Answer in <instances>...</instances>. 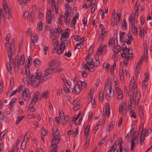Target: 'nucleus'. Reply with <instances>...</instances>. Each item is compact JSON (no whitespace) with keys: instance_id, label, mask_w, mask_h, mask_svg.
<instances>
[{"instance_id":"obj_1","label":"nucleus","mask_w":152,"mask_h":152,"mask_svg":"<svg viewBox=\"0 0 152 152\" xmlns=\"http://www.w3.org/2000/svg\"><path fill=\"white\" fill-rule=\"evenodd\" d=\"M5 48L7 51L9 62L8 64L6 65L7 68L10 74L13 73L12 70V68H14V70H18L20 66V64L18 63L19 59H17L16 63L15 61L12 58L13 54L15 53V39L14 38L12 39L11 45L7 42L5 43Z\"/></svg>"},{"instance_id":"obj_2","label":"nucleus","mask_w":152,"mask_h":152,"mask_svg":"<svg viewBox=\"0 0 152 152\" xmlns=\"http://www.w3.org/2000/svg\"><path fill=\"white\" fill-rule=\"evenodd\" d=\"M35 76L32 75L29 77L31 80L30 84L33 87L36 88L39 85L44 81L47 80L50 77V75H45L42 77V73L39 70H37L35 72Z\"/></svg>"},{"instance_id":"obj_3","label":"nucleus","mask_w":152,"mask_h":152,"mask_svg":"<svg viewBox=\"0 0 152 152\" xmlns=\"http://www.w3.org/2000/svg\"><path fill=\"white\" fill-rule=\"evenodd\" d=\"M129 90L131 92L130 94V101L134 102V93H136V94L135 97V99L134 100L135 104L136 105L138 104L140 97V93L139 91H137V83L133 79H131L129 84Z\"/></svg>"},{"instance_id":"obj_4","label":"nucleus","mask_w":152,"mask_h":152,"mask_svg":"<svg viewBox=\"0 0 152 152\" xmlns=\"http://www.w3.org/2000/svg\"><path fill=\"white\" fill-rule=\"evenodd\" d=\"M2 6L4 12V15L2 12V10H1V17H3L4 16V19L6 18L8 19L11 18L12 16L10 12V8L9 6L8 3L6 0H2Z\"/></svg>"},{"instance_id":"obj_5","label":"nucleus","mask_w":152,"mask_h":152,"mask_svg":"<svg viewBox=\"0 0 152 152\" xmlns=\"http://www.w3.org/2000/svg\"><path fill=\"white\" fill-rule=\"evenodd\" d=\"M54 137L51 142V152H56L57 150V145L59 142V134H57L54 136V134H53Z\"/></svg>"},{"instance_id":"obj_6","label":"nucleus","mask_w":152,"mask_h":152,"mask_svg":"<svg viewBox=\"0 0 152 152\" xmlns=\"http://www.w3.org/2000/svg\"><path fill=\"white\" fill-rule=\"evenodd\" d=\"M68 41L67 40H64L61 42L59 45L57 46V53L60 55L64 51L65 47L67 46Z\"/></svg>"},{"instance_id":"obj_7","label":"nucleus","mask_w":152,"mask_h":152,"mask_svg":"<svg viewBox=\"0 0 152 152\" xmlns=\"http://www.w3.org/2000/svg\"><path fill=\"white\" fill-rule=\"evenodd\" d=\"M46 21L49 24H50L55 21V18L54 14H52L51 10H48L46 15Z\"/></svg>"},{"instance_id":"obj_8","label":"nucleus","mask_w":152,"mask_h":152,"mask_svg":"<svg viewBox=\"0 0 152 152\" xmlns=\"http://www.w3.org/2000/svg\"><path fill=\"white\" fill-rule=\"evenodd\" d=\"M121 56L123 58H124L131 60L133 57V53L132 52H129V50H126V48L123 49V53L121 54Z\"/></svg>"},{"instance_id":"obj_9","label":"nucleus","mask_w":152,"mask_h":152,"mask_svg":"<svg viewBox=\"0 0 152 152\" xmlns=\"http://www.w3.org/2000/svg\"><path fill=\"white\" fill-rule=\"evenodd\" d=\"M70 10L65 11L64 16V21L66 25H68L69 24L70 21Z\"/></svg>"},{"instance_id":"obj_10","label":"nucleus","mask_w":152,"mask_h":152,"mask_svg":"<svg viewBox=\"0 0 152 152\" xmlns=\"http://www.w3.org/2000/svg\"><path fill=\"white\" fill-rule=\"evenodd\" d=\"M127 111V107L126 103L123 102L120 104L119 107V112L120 113H122L126 115Z\"/></svg>"},{"instance_id":"obj_11","label":"nucleus","mask_w":152,"mask_h":152,"mask_svg":"<svg viewBox=\"0 0 152 152\" xmlns=\"http://www.w3.org/2000/svg\"><path fill=\"white\" fill-rule=\"evenodd\" d=\"M115 91L118 95V99H123V95L121 90L120 89L118 86H116L115 88Z\"/></svg>"},{"instance_id":"obj_12","label":"nucleus","mask_w":152,"mask_h":152,"mask_svg":"<svg viewBox=\"0 0 152 152\" xmlns=\"http://www.w3.org/2000/svg\"><path fill=\"white\" fill-rule=\"evenodd\" d=\"M82 89L80 88V85L78 84H75V88L72 90V91L75 94H79Z\"/></svg>"},{"instance_id":"obj_13","label":"nucleus","mask_w":152,"mask_h":152,"mask_svg":"<svg viewBox=\"0 0 152 152\" xmlns=\"http://www.w3.org/2000/svg\"><path fill=\"white\" fill-rule=\"evenodd\" d=\"M54 31V33L53 34V36L57 37L61 35L63 31L62 29L59 27L57 28Z\"/></svg>"},{"instance_id":"obj_14","label":"nucleus","mask_w":152,"mask_h":152,"mask_svg":"<svg viewBox=\"0 0 152 152\" xmlns=\"http://www.w3.org/2000/svg\"><path fill=\"white\" fill-rule=\"evenodd\" d=\"M22 96L25 101H28L29 100V95L27 94V91L26 90H25L23 91Z\"/></svg>"},{"instance_id":"obj_15","label":"nucleus","mask_w":152,"mask_h":152,"mask_svg":"<svg viewBox=\"0 0 152 152\" xmlns=\"http://www.w3.org/2000/svg\"><path fill=\"white\" fill-rule=\"evenodd\" d=\"M110 106L109 104L107 105L105 108L103 109V114L105 115H107L109 117L110 115Z\"/></svg>"},{"instance_id":"obj_16","label":"nucleus","mask_w":152,"mask_h":152,"mask_svg":"<svg viewBox=\"0 0 152 152\" xmlns=\"http://www.w3.org/2000/svg\"><path fill=\"white\" fill-rule=\"evenodd\" d=\"M58 61L57 60H54L49 63L48 66L50 67H54L57 66Z\"/></svg>"},{"instance_id":"obj_17","label":"nucleus","mask_w":152,"mask_h":152,"mask_svg":"<svg viewBox=\"0 0 152 152\" xmlns=\"http://www.w3.org/2000/svg\"><path fill=\"white\" fill-rule=\"evenodd\" d=\"M112 88L111 86H110V90L109 91V93H107V96H108L110 99L113 98L114 96V90H112L111 89Z\"/></svg>"},{"instance_id":"obj_18","label":"nucleus","mask_w":152,"mask_h":152,"mask_svg":"<svg viewBox=\"0 0 152 152\" xmlns=\"http://www.w3.org/2000/svg\"><path fill=\"white\" fill-rule=\"evenodd\" d=\"M122 146V144L121 143L120 146V152H128L129 149L127 146L124 145L123 148Z\"/></svg>"},{"instance_id":"obj_19","label":"nucleus","mask_w":152,"mask_h":152,"mask_svg":"<svg viewBox=\"0 0 152 152\" xmlns=\"http://www.w3.org/2000/svg\"><path fill=\"white\" fill-rule=\"evenodd\" d=\"M61 35L60 39L61 42L63 41L64 40H67L64 38H68L69 37V36L68 35V33H66V32H62Z\"/></svg>"},{"instance_id":"obj_20","label":"nucleus","mask_w":152,"mask_h":152,"mask_svg":"<svg viewBox=\"0 0 152 152\" xmlns=\"http://www.w3.org/2000/svg\"><path fill=\"white\" fill-rule=\"evenodd\" d=\"M133 14H131L129 18V22L133 25H134L135 22V16L134 15H133Z\"/></svg>"},{"instance_id":"obj_21","label":"nucleus","mask_w":152,"mask_h":152,"mask_svg":"<svg viewBox=\"0 0 152 152\" xmlns=\"http://www.w3.org/2000/svg\"><path fill=\"white\" fill-rule=\"evenodd\" d=\"M94 92V87L91 88L90 90L87 99L88 100H91L92 98V95L93 94Z\"/></svg>"},{"instance_id":"obj_22","label":"nucleus","mask_w":152,"mask_h":152,"mask_svg":"<svg viewBox=\"0 0 152 152\" xmlns=\"http://www.w3.org/2000/svg\"><path fill=\"white\" fill-rule=\"evenodd\" d=\"M24 118V115L18 116L17 117L16 120L15 122L16 125H17L19 124L21 121Z\"/></svg>"},{"instance_id":"obj_23","label":"nucleus","mask_w":152,"mask_h":152,"mask_svg":"<svg viewBox=\"0 0 152 152\" xmlns=\"http://www.w3.org/2000/svg\"><path fill=\"white\" fill-rule=\"evenodd\" d=\"M115 146V145L113 144L107 151V152H118V148H115L114 149Z\"/></svg>"},{"instance_id":"obj_24","label":"nucleus","mask_w":152,"mask_h":152,"mask_svg":"<svg viewBox=\"0 0 152 152\" xmlns=\"http://www.w3.org/2000/svg\"><path fill=\"white\" fill-rule=\"evenodd\" d=\"M127 36L126 34L124 32H120L119 33L120 40L121 42L123 41L124 38Z\"/></svg>"},{"instance_id":"obj_25","label":"nucleus","mask_w":152,"mask_h":152,"mask_svg":"<svg viewBox=\"0 0 152 152\" xmlns=\"http://www.w3.org/2000/svg\"><path fill=\"white\" fill-rule=\"evenodd\" d=\"M35 103H34L33 102H32V101L30 103L29 105V110L30 111L32 112H33L35 111L36 110V108L33 107V105Z\"/></svg>"},{"instance_id":"obj_26","label":"nucleus","mask_w":152,"mask_h":152,"mask_svg":"<svg viewBox=\"0 0 152 152\" xmlns=\"http://www.w3.org/2000/svg\"><path fill=\"white\" fill-rule=\"evenodd\" d=\"M120 50H121V47L118 45L114 46L113 49V52L115 53H119Z\"/></svg>"},{"instance_id":"obj_27","label":"nucleus","mask_w":152,"mask_h":152,"mask_svg":"<svg viewBox=\"0 0 152 152\" xmlns=\"http://www.w3.org/2000/svg\"><path fill=\"white\" fill-rule=\"evenodd\" d=\"M31 132H27L24 135V139L23 141L26 142L28 140V137H30Z\"/></svg>"},{"instance_id":"obj_28","label":"nucleus","mask_w":152,"mask_h":152,"mask_svg":"<svg viewBox=\"0 0 152 152\" xmlns=\"http://www.w3.org/2000/svg\"><path fill=\"white\" fill-rule=\"evenodd\" d=\"M143 61V57H141L139 59V61L137 63L136 67V69H139L140 68V66L142 64Z\"/></svg>"},{"instance_id":"obj_29","label":"nucleus","mask_w":152,"mask_h":152,"mask_svg":"<svg viewBox=\"0 0 152 152\" xmlns=\"http://www.w3.org/2000/svg\"><path fill=\"white\" fill-rule=\"evenodd\" d=\"M78 84L80 85V88L82 90L84 89L87 85L85 81L82 82L80 81L78 82Z\"/></svg>"},{"instance_id":"obj_30","label":"nucleus","mask_w":152,"mask_h":152,"mask_svg":"<svg viewBox=\"0 0 152 152\" xmlns=\"http://www.w3.org/2000/svg\"><path fill=\"white\" fill-rule=\"evenodd\" d=\"M17 144H15L13 145L11 150L9 152H17L19 148L18 147H17Z\"/></svg>"},{"instance_id":"obj_31","label":"nucleus","mask_w":152,"mask_h":152,"mask_svg":"<svg viewBox=\"0 0 152 152\" xmlns=\"http://www.w3.org/2000/svg\"><path fill=\"white\" fill-rule=\"evenodd\" d=\"M39 92H36L35 94L33 100L31 101L32 102H33L34 103H35L37 100L39 99Z\"/></svg>"},{"instance_id":"obj_32","label":"nucleus","mask_w":152,"mask_h":152,"mask_svg":"<svg viewBox=\"0 0 152 152\" xmlns=\"http://www.w3.org/2000/svg\"><path fill=\"white\" fill-rule=\"evenodd\" d=\"M132 33L135 35L137 34V28L134 25H133L132 27Z\"/></svg>"},{"instance_id":"obj_33","label":"nucleus","mask_w":152,"mask_h":152,"mask_svg":"<svg viewBox=\"0 0 152 152\" xmlns=\"http://www.w3.org/2000/svg\"><path fill=\"white\" fill-rule=\"evenodd\" d=\"M106 35V34L101 33V34L99 35V37L98 38L99 41H102L104 40Z\"/></svg>"},{"instance_id":"obj_34","label":"nucleus","mask_w":152,"mask_h":152,"mask_svg":"<svg viewBox=\"0 0 152 152\" xmlns=\"http://www.w3.org/2000/svg\"><path fill=\"white\" fill-rule=\"evenodd\" d=\"M127 27V25L126 23V20L125 18L123 19V23L122 25L121 28L123 30H125Z\"/></svg>"},{"instance_id":"obj_35","label":"nucleus","mask_w":152,"mask_h":152,"mask_svg":"<svg viewBox=\"0 0 152 152\" xmlns=\"http://www.w3.org/2000/svg\"><path fill=\"white\" fill-rule=\"evenodd\" d=\"M50 96V94L48 91H44L42 94V97L45 99L48 98Z\"/></svg>"},{"instance_id":"obj_36","label":"nucleus","mask_w":152,"mask_h":152,"mask_svg":"<svg viewBox=\"0 0 152 152\" xmlns=\"http://www.w3.org/2000/svg\"><path fill=\"white\" fill-rule=\"evenodd\" d=\"M38 40V37L36 35H34L31 37L30 42H33L34 43L37 42Z\"/></svg>"},{"instance_id":"obj_37","label":"nucleus","mask_w":152,"mask_h":152,"mask_svg":"<svg viewBox=\"0 0 152 152\" xmlns=\"http://www.w3.org/2000/svg\"><path fill=\"white\" fill-rule=\"evenodd\" d=\"M86 62L87 64L89 66H92L93 62H92V60L91 58L88 57L86 58Z\"/></svg>"},{"instance_id":"obj_38","label":"nucleus","mask_w":152,"mask_h":152,"mask_svg":"<svg viewBox=\"0 0 152 152\" xmlns=\"http://www.w3.org/2000/svg\"><path fill=\"white\" fill-rule=\"evenodd\" d=\"M102 124V122L98 123L94 127L93 131L94 133L95 134L96 132L99 129V127L101 126Z\"/></svg>"},{"instance_id":"obj_39","label":"nucleus","mask_w":152,"mask_h":152,"mask_svg":"<svg viewBox=\"0 0 152 152\" xmlns=\"http://www.w3.org/2000/svg\"><path fill=\"white\" fill-rule=\"evenodd\" d=\"M53 9L54 10L56 14H58V7L57 3L54 4Z\"/></svg>"},{"instance_id":"obj_40","label":"nucleus","mask_w":152,"mask_h":152,"mask_svg":"<svg viewBox=\"0 0 152 152\" xmlns=\"http://www.w3.org/2000/svg\"><path fill=\"white\" fill-rule=\"evenodd\" d=\"M63 17L64 16L62 14H60L59 15V16L58 18L57 22L58 24L59 25H60L61 24L62 21V18H63Z\"/></svg>"},{"instance_id":"obj_41","label":"nucleus","mask_w":152,"mask_h":152,"mask_svg":"<svg viewBox=\"0 0 152 152\" xmlns=\"http://www.w3.org/2000/svg\"><path fill=\"white\" fill-rule=\"evenodd\" d=\"M121 14L120 13H117V16L116 18V24L118 25L119 24V21L120 20Z\"/></svg>"},{"instance_id":"obj_42","label":"nucleus","mask_w":152,"mask_h":152,"mask_svg":"<svg viewBox=\"0 0 152 152\" xmlns=\"http://www.w3.org/2000/svg\"><path fill=\"white\" fill-rule=\"evenodd\" d=\"M116 66V64L115 62H114L113 65H112V67L110 69V74L111 75H113L114 74V71L115 70Z\"/></svg>"},{"instance_id":"obj_43","label":"nucleus","mask_w":152,"mask_h":152,"mask_svg":"<svg viewBox=\"0 0 152 152\" xmlns=\"http://www.w3.org/2000/svg\"><path fill=\"white\" fill-rule=\"evenodd\" d=\"M52 69L54 72L57 73H58L63 70V69L61 67Z\"/></svg>"},{"instance_id":"obj_44","label":"nucleus","mask_w":152,"mask_h":152,"mask_svg":"<svg viewBox=\"0 0 152 152\" xmlns=\"http://www.w3.org/2000/svg\"><path fill=\"white\" fill-rule=\"evenodd\" d=\"M115 39L113 37L110 38L109 41V45L110 46L113 45L115 43Z\"/></svg>"},{"instance_id":"obj_45","label":"nucleus","mask_w":152,"mask_h":152,"mask_svg":"<svg viewBox=\"0 0 152 152\" xmlns=\"http://www.w3.org/2000/svg\"><path fill=\"white\" fill-rule=\"evenodd\" d=\"M42 21H39L37 25V28L39 30L41 31L42 30Z\"/></svg>"},{"instance_id":"obj_46","label":"nucleus","mask_w":152,"mask_h":152,"mask_svg":"<svg viewBox=\"0 0 152 152\" xmlns=\"http://www.w3.org/2000/svg\"><path fill=\"white\" fill-rule=\"evenodd\" d=\"M90 125H88L86 126H84V129H85V133L88 134L89 132L90 131Z\"/></svg>"},{"instance_id":"obj_47","label":"nucleus","mask_w":152,"mask_h":152,"mask_svg":"<svg viewBox=\"0 0 152 152\" xmlns=\"http://www.w3.org/2000/svg\"><path fill=\"white\" fill-rule=\"evenodd\" d=\"M130 116L131 118H136V113L134 110H131L130 111Z\"/></svg>"},{"instance_id":"obj_48","label":"nucleus","mask_w":152,"mask_h":152,"mask_svg":"<svg viewBox=\"0 0 152 152\" xmlns=\"http://www.w3.org/2000/svg\"><path fill=\"white\" fill-rule=\"evenodd\" d=\"M151 130L150 129H148L144 132V136H148L151 133Z\"/></svg>"},{"instance_id":"obj_49","label":"nucleus","mask_w":152,"mask_h":152,"mask_svg":"<svg viewBox=\"0 0 152 152\" xmlns=\"http://www.w3.org/2000/svg\"><path fill=\"white\" fill-rule=\"evenodd\" d=\"M23 82L25 85L29 84V79L27 77H24L23 80Z\"/></svg>"},{"instance_id":"obj_50","label":"nucleus","mask_w":152,"mask_h":152,"mask_svg":"<svg viewBox=\"0 0 152 152\" xmlns=\"http://www.w3.org/2000/svg\"><path fill=\"white\" fill-rule=\"evenodd\" d=\"M34 65L38 67L39 66L40 61L38 58H35L34 61Z\"/></svg>"},{"instance_id":"obj_51","label":"nucleus","mask_w":152,"mask_h":152,"mask_svg":"<svg viewBox=\"0 0 152 152\" xmlns=\"http://www.w3.org/2000/svg\"><path fill=\"white\" fill-rule=\"evenodd\" d=\"M99 27L101 29V33L106 34V31H105V29L102 24H100L99 25Z\"/></svg>"},{"instance_id":"obj_52","label":"nucleus","mask_w":152,"mask_h":152,"mask_svg":"<svg viewBox=\"0 0 152 152\" xmlns=\"http://www.w3.org/2000/svg\"><path fill=\"white\" fill-rule=\"evenodd\" d=\"M103 93L102 92H101L99 93V100L100 102H102L103 100Z\"/></svg>"},{"instance_id":"obj_53","label":"nucleus","mask_w":152,"mask_h":152,"mask_svg":"<svg viewBox=\"0 0 152 152\" xmlns=\"http://www.w3.org/2000/svg\"><path fill=\"white\" fill-rule=\"evenodd\" d=\"M58 40L56 38L53 39V44L54 48L55 47H57V45H58Z\"/></svg>"},{"instance_id":"obj_54","label":"nucleus","mask_w":152,"mask_h":152,"mask_svg":"<svg viewBox=\"0 0 152 152\" xmlns=\"http://www.w3.org/2000/svg\"><path fill=\"white\" fill-rule=\"evenodd\" d=\"M114 124L115 122L113 121H112L111 122L108 128V132H110L113 129Z\"/></svg>"},{"instance_id":"obj_55","label":"nucleus","mask_w":152,"mask_h":152,"mask_svg":"<svg viewBox=\"0 0 152 152\" xmlns=\"http://www.w3.org/2000/svg\"><path fill=\"white\" fill-rule=\"evenodd\" d=\"M23 17L25 19H28L29 16V13L27 11H25L23 13Z\"/></svg>"},{"instance_id":"obj_56","label":"nucleus","mask_w":152,"mask_h":152,"mask_svg":"<svg viewBox=\"0 0 152 152\" xmlns=\"http://www.w3.org/2000/svg\"><path fill=\"white\" fill-rule=\"evenodd\" d=\"M25 61L24 55L22 54L21 56L20 60V62L21 64L23 65Z\"/></svg>"},{"instance_id":"obj_57","label":"nucleus","mask_w":152,"mask_h":152,"mask_svg":"<svg viewBox=\"0 0 152 152\" xmlns=\"http://www.w3.org/2000/svg\"><path fill=\"white\" fill-rule=\"evenodd\" d=\"M149 74L148 73H145V79L142 81V83H145L147 82L148 80V78L149 77Z\"/></svg>"},{"instance_id":"obj_58","label":"nucleus","mask_w":152,"mask_h":152,"mask_svg":"<svg viewBox=\"0 0 152 152\" xmlns=\"http://www.w3.org/2000/svg\"><path fill=\"white\" fill-rule=\"evenodd\" d=\"M26 75L27 77H30V70L28 66H27L26 69Z\"/></svg>"},{"instance_id":"obj_59","label":"nucleus","mask_w":152,"mask_h":152,"mask_svg":"<svg viewBox=\"0 0 152 152\" xmlns=\"http://www.w3.org/2000/svg\"><path fill=\"white\" fill-rule=\"evenodd\" d=\"M115 17L114 14H113L112 13V15L111 18V24L112 26H114L115 25Z\"/></svg>"},{"instance_id":"obj_60","label":"nucleus","mask_w":152,"mask_h":152,"mask_svg":"<svg viewBox=\"0 0 152 152\" xmlns=\"http://www.w3.org/2000/svg\"><path fill=\"white\" fill-rule=\"evenodd\" d=\"M64 56L68 58L72 56V53L71 50H68L67 52H66L65 53Z\"/></svg>"},{"instance_id":"obj_61","label":"nucleus","mask_w":152,"mask_h":152,"mask_svg":"<svg viewBox=\"0 0 152 152\" xmlns=\"http://www.w3.org/2000/svg\"><path fill=\"white\" fill-rule=\"evenodd\" d=\"M140 36L142 38H143L145 36L144 34L143 28H141L140 29Z\"/></svg>"},{"instance_id":"obj_62","label":"nucleus","mask_w":152,"mask_h":152,"mask_svg":"<svg viewBox=\"0 0 152 152\" xmlns=\"http://www.w3.org/2000/svg\"><path fill=\"white\" fill-rule=\"evenodd\" d=\"M26 142H25L24 141L22 142L21 146V149L23 150H25L26 147Z\"/></svg>"},{"instance_id":"obj_63","label":"nucleus","mask_w":152,"mask_h":152,"mask_svg":"<svg viewBox=\"0 0 152 152\" xmlns=\"http://www.w3.org/2000/svg\"><path fill=\"white\" fill-rule=\"evenodd\" d=\"M27 118L28 119H34L35 118V115L34 113L30 114L27 116Z\"/></svg>"},{"instance_id":"obj_64","label":"nucleus","mask_w":152,"mask_h":152,"mask_svg":"<svg viewBox=\"0 0 152 152\" xmlns=\"http://www.w3.org/2000/svg\"><path fill=\"white\" fill-rule=\"evenodd\" d=\"M41 134L43 136H45L46 134V131L45 128L42 127L41 130Z\"/></svg>"}]
</instances>
